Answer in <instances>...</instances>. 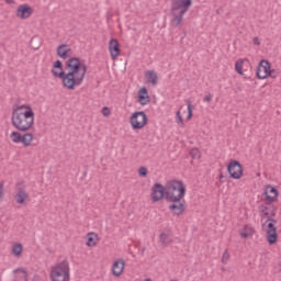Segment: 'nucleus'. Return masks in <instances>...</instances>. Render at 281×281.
<instances>
[{
    "label": "nucleus",
    "mask_w": 281,
    "mask_h": 281,
    "mask_svg": "<svg viewBox=\"0 0 281 281\" xmlns=\"http://www.w3.org/2000/svg\"><path fill=\"white\" fill-rule=\"evenodd\" d=\"M159 243H161L162 247H168L172 243V238L167 233H161L159 235Z\"/></svg>",
    "instance_id": "a211bd4d"
},
{
    "label": "nucleus",
    "mask_w": 281,
    "mask_h": 281,
    "mask_svg": "<svg viewBox=\"0 0 281 281\" xmlns=\"http://www.w3.org/2000/svg\"><path fill=\"white\" fill-rule=\"evenodd\" d=\"M273 217H276V212L274 211L269 213V217H266V218L269 220V218H273Z\"/></svg>",
    "instance_id": "ea45409f"
},
{
    "label": "nucleus",
    "mask_w": 281,
    "mask_h": 281,
    "mask_svg": "<svg viewBox=\"0 0 281 281\" xmlns=\"http://www.w3.org/2000/svg\"><path fill=\"white\" fill-rule=\"evenodd\" d=\"M102 115H104V117L111 115V110L109 108L104 106L102 109Z\"/></svg>",
    "instance_id": "c9c22d12"
},
{
    "label": "nucleus",
    "mask_w": 281,
    "mask_h": 281,
    "mask_svg": "<svg viewBox=\"0 0 281 281\" xmlns=\"http://www.w3.org/2000/svg\"><path fill=\"white\" fill-rule=\"evenodd\" d=\"M166 201L172 203L169 211L173 216H181L186 212V186L181 180H171L166 184Z\"/></svg>",
    "instance_id": "f03ea898"
},
{
    "label": "nucleus",
    "mask_w": 281,
    "mask_h": 281,
    "mask_svg": "<svg viewBox=\"0 0 281 281\" xmlns=\"http://www.w3.org/2000/svg\"><path fill=\"white\" fill-rule=\"evenodd\" d=\"M34 139V135L32 133H25L22 135V144L23 146H32V140Z\"/></svg>",
    "instance_id": "6ab92c4d"
},
{
    "label": "nucleus",
    "mask_w": 281,
    "mask_h": 281,
    "mask_svg": "<svg viewBox=\"0 0 281 281\" xmlns=\"http://www.w3.org/2000/svg\"><path fill=\"white\" fill-rule=\"evenodd\" d=\"M53 69H54V71H56V69H59L60 71H65V70L63 69V61L56 60V61L54 63V65H53Z\"/></svg>",
    "instance_id": "cd10ccee"
},
{
    "label": "nucleus",
    "mask_w": 281,
    "mask_h": 281,
    "mask_svg": "<svg viewBox=\"0 0 281 281\" xmlns=\"http://www.w3.org/2000/svg\"><path fill=\"white\" fill-rule=\"evenodd\" d=\"M12 254L16 258H19V256H21V254H23V245L22 244H14L13 247H12Z\"/></svg>",
    "instance_id": "5701e85b"
},
{
    "label": "nucleus",
    "mask_w": 281,
    "mask_h": 281,
    "mask_svg": "<svg viewBox=\"0 0 281 281\" xmlns=\"http://www.w3.org/2000/svg\"><path fill=\"white\" fill-rule=\"evenodd\" d=\"M4 186H5V181H1L0 182V201L3 199V196H5V191H4Z\"/></svg>",
    "instance_id": "473e14b6"
},
{
    "label": "nucleus",
    "mask_w": 281,
    "mask_h": 281,
    "mask_svg": "<svg viewBox=\"0 0 281 281\" xmlns=\"http://www.w3.org/2000/svg\"><path fill=\"white\" fill-rule=\"evenodd\" d=\"M166 186L164 187V184L156 182L151 188V201H154V203H157L161 201L164 196L166 199Z\"/></svg>",
    "instance_id": "9d476101"
},
{
    "label": "nucleus",
    "mask_w": 281,
    "mask_h": 281,
    "mask_svg": "<svg viewBox=\"0 0 281 281\" xmlns=\"http://www.w3.org/2000/svg\"><path fill=\"white\" fill-rule=\"evenodd\" d=\"M176 122L177 124H179L180 126H183V117L181 116V111H178L176 113Z\"/></svg>",
    "instance_id": "c85d7f7f"
},
{
    "label": "nucleus",
    "mask_w": 281,
    "mask_h": 281,
    "mask_svg": "<svg viewBox=\"0 0 281 281\" xmlns=\"http://www.w3.org/2000/svg\"><path fill=\"white\" fill-rule=\"evenodd\" d=\"M124 265H125L124 259H119L114 261L112 266V273L113 276H115V278H120V276H122L124 271Z\"/></svg>",
    "instance_id": "dca6fc26"
},
{
    "label": "nucleus",
    "mask_w": 281,
    "mask_h": 281,
    "mask_svg": "<svg viewBox=\"0 0 281 281\" xmlns=\"http://www.w3.org/2000/svg\"><path fill=\"white\" fill-rule=\"evenodd\" d=\"M146 251V248H142V256H144V252Z\"/></svg>",
    "instance_id": "79ce46f5"
},
{
    "label": "nucleus",
    "mask_w": 281,
    "mask_h": 281,
    "mask_svg": "<svg viewBox=\"0 0 281 281\" xmlns=\"http://www.w3.org/2000/svg\"><path fill=\"white\" fill-rule=\"evenodd\" d=\"M204 102H212V93H207V94L204 97Z\"/></svg>",
    "instance_id": "e433bc0d"
},
{
    "label": "nucleus",
    "mask_w": 281,
    "mask_h": 281,
    "mask_svg": "<svg viewBox=\"0 0 281 281\" xmlns=\"http://www.w3.org/2000/svg\"><path fill=\"white\" fill-rule=\"evenodd\" d=\"M7 3H14V0H4Z\"/></svg>",
    "instance_id": "a19ab883"
},
{
    "label": "nucleus",
    "mask_w": 281,
    "mask_h": 281,
    "mask_svg": "<svg viewBox=\"0 0 281 281\" xmlns=\"http://www.w3.org/2000/svg\"><path fill=\"white\" fill-rule=\"evenodd\" d=\"M241 238H249L251 236V233L243 232L240 233Z\"/></svg>",
    "instance_id": "4c0bfd02"
},
{
    "label": "nucleus",
    "mask_w": 281,
    "mask_h": 281,
    "mask_svg": "<svg viewBox=\"0 0 281 281\" xmlns=\"http://www.w3.org/2000/svg\"><path fill=\"white\" fill-rule=\"evenodd\" d=\"M18 271H21V273H23L24 281H27V271L25 270V268H18L13 271V273H18Z\"/></svg>",
    "instance_id": "2f4dec72"
},
{
    "label": "nucleus",
    "mask_w": 281,
    "mask_h": 281,
    "mask_svg": "<svg viewBox=\"0 0 281 281\" xmlns=\"http://www.w3.org/2000/svg\"><path fill=\"white\" fill-rule=\"evenodd\" d=\"M11 124L16 128V131L27 133V131L34 126V110L32 106L23 104L18 108H13Z\"/></svg>",
    "instance_id": "7ed1b4c3"
},
{
    "label": "nucleus",
    "mask_w": 281,
    "mask_h": 281,
    "mask_svg": "<svg viewBox=\"0 0 281 281\" xmlns=\"http://www.w3.org/2000/svg\"><path fill=\"white\" fill-rule=\"evenodd\" d=\"M139 177H148V169L146 167H140L138 169Z\"/></svg>",
    "instance_id": "7c9ffc66"
},
{
    "label": "nucleus",
    "mask_w": 281,
    "mask_h": 281,
    "mask_svg": "<svg viewBox=\"0 0 281 281\" xmlns=\"http://www.w3.org/2000/svg\"><path fill=\"white\" fill-rule=\"evenodd\" d=\"M227 260H229V252H227V250H225L223 256H222L223 265H227Z\"/></svg>",
    "instance_id": "72a5a7b5"
},
{
    "label": "nucleus",
    "mask_w": 281,
    "mask_h": 281,
    "mask_svg": "<svg viewBox=\"0 0 281 281\" xmlns=\"http://www.w3.org/2000/svg\"><path fill=\"white\" fill-rule=\"evenodd\" d=\"M145 78H146V82L148 85H151L153 87H157V72H155L154 70H148L145 72Z\"/></svg>",
    "instance_id": "f3484780"
},
{
    "label": "nucleus",
    "mask_w": 281,
    "mask_h": 281,
    "mask_svg": "<svg viewBox=\"0 0 281 281\" xmlns=\"http://www.w3.org/2000/svg\"><path fill=\"white\" fill-rule=\"evenodd\" d=\"M49 278L52 281H69V262L61 261L53 266Z\"/></svg>",
    "instance_id": "39448f33"
},
{
    "label": "nucleus",
    "mask_w": 281,
    "mask_h": 281,
    "mask_svg": "<svg viewBox=\"0 0 281 281\" xmlns=\"http://www.w3.org/2000/svg\"><path fill=\"white\" fill-rule=\"evenodd\" d=\"M261 78H273V79H276V78H278V70L270 68V70H268V74H265L263 76H261Z\"/></svg>",
    "instance_id": "b1692460"
},
{
    "label": "nucleus",
    "mask_w": 281,
    "mask_h": 281,
    "mask_svg": "<svg viewBox=\"0 0 281 281\" xmlns=\"http://www.w3.org/2000/svg\"><path fill=\"white\" fill-rule=\"evenodd\" d=\"M97 238H98V234L89 233L88 234L87 247H95V245H98V243L95 241Z\"/></svg>",
    "instance_id": "412c9836"
},
{
    "label": "nucleus",
    "mask_w": 281,
    "mask_h": 281,
    "mask_svg": "<svg viewBox=\"0 0 281 281\" xmlns=\"http://www.w3.org/2000/svg\"><path fill=\"white\" fill-rule=\"evenodd\" d=\"M227 172L231 179H240L243 177V165L238 160H231L227 165Z\"/></svg>",
    "instance_id": "1a4fd4ad"
},
{
    "label": "nucleus",
    "mask_w": 281,
    "mask_h": 281,
    "mask_svg": "<svg viewBox=\"0 0 281 281\" xmlns=\"http://www.w3.org/2000/svg\"><path fill=\"white\" fill-rule=\"evenodd\" d=\"M269 206L261 204L259 205V214L261 218H269Z\"/></svg>",
    "instance_id": "4be33fe9"
},
{
    "label": "nucleus",
    "mask_w": 281,
    "mask_h": 281,
    "mask_svg": "<svg viewBox=\"0 0 281 281\" xmlns=\"http://www.w3.org/2000/svg\"><path fill=\"white\" fill-rule=\"evenodd\" d=\"M271 69V64L267 59H261L258 67H257V72L256 76L259 80H265L266 77L265 74H269V70Z\"/></svg>",
    "instance_id": "ddd939ff"
},
{
    "label": "nucleus",
    "mask_w": 281,
    "mask_h": 281,
    "mask_svg": "<svg viewBox=\"0 0 281 281\" xmlns=\"http://www.w3.org/2000/svg\"><path fill=\"white\" fill-rule=\"evenodd\" d=\"M138 95L149 97L148 89L146 87L140 88L138 91Z\"/></svg>",
    "instance_id": "f704fd0d"
},
{
    "label": "nucleus",
    "mask_w": 281,
    "mask_h": 281,
    "mask_svg": "<svg viewBox=\"0 0 281 281\" xmlns=\"http://www.w3.org/2000/svg\"><path fill=\"white\" fill-rule=\"evenodd\" d=\"M10 138L13 142V144H22L23 142V135L19 132H12Z\"/></svg>",
    "instance_id": "aec40b11"
},
{
    "label": "nucleus",
    "mask_w": 281,
    "mask_h": 281,
    "mask_svg": "<svg viewBox=\"0 0 281 281\" xmlns=\"http://www.w3.org/2000/svg\"><path fill=\"white\" fill-rule=\"evenodd\" d=\"M138 102L142 104V106H146L148 102H150V97H144L142 94H138Z\"/></svg>",
    "instance_id": "a878e982"
},
{
    "label": "nucleus",
    "mask_w": 281,
    "mask_h": 281,
    "mask_svg": "<svg viewBox=\"0 0 281 281\" xmlns=\"http://www.w3.org/2000/svg\"><path fill=\"white\" fill-rule=\"evenodd\" d=\"M71 48H69V45L67 44H61L57 47V56L59 58H63V60H67V58H70L71 55Z\"/></svg>",
    "instance_id": "2eb2a0df"
},
{
    "label": "nucleus",
    "mask_w": 281,
    "mask_h": 281,
    "mask_svg": "<svg viewBox=\"0 0 281 281\" xmlns=\"http://www.w3.org/2000/svg\"><path fill=\"white\" fill-rule=\"evenodd\" d=\"M187 106H188L187 120H192V101L191 100H187Z\"/></svg>",
    "instance_id": "bb28decb"
},
{
    "label": "nucleus",
    "mask_w": 281,
    "mask_h": 281,
    "mask_svg": "<svg viewBox=\"0 0 281 281\" xmlns=\"http://www.w3.org/2000/svg\"><path fill=\"white\" fill-rule=\"evenodd\" d=\"M252 43L254 45H260V40H258V37H254Z\"/></svg>",
    "instance_id": "58836bf2"
},
{
    "label": "nucleus",
    "mask_w": 281,
    "mask_h": 281,
    "mask_svg": "<svg viewBox=\"0 0 281 281\" xmlns=\"http://www.w3.org/2000/svg\"><path fill=\"white\" fill-rule=\"evenodd\" d=\"M263 201H266L267 205H271V203H276L278 199V189L271 184H267L263 192Z\"/></svg>",
    "instance_id": "9b49d317"
},
{
    "label": "nucleus",
    "mask_w": 281,
    "mask_h": 281,
    "mask_svg": "<svg viewBox=\"0 0 281 281\" xmlns=\"http://www.w3.org/2000/svg\"><path fill=\"white\" fill-rule=\"evenodd\" d=\"M171 27H179L183 23V15L192 7V0H171Z\"/></svg>",
    "instance_id": "20e7f679"
},
{
    "label": "nucleus",
    "mask_w": 281,
    "mask_h": 281,
    "mask_svg": "<svg viewBox=\"0 0 281 281\" xmlns=\"http://www.w3.org/2000/svg\"><path fill=\"white\" fill-rule=\"evenodd\" d=\"M278 224V221L273 218H268L263 224L262 227H267V240L269 245H276L278 243V228H276V225Z\"/></svg>",
    "instance_id": "0eeeda50"
},
{
    "label": "nucleus",
    "mask_w": 281,
    "mask_h": 281,
    "mask_svg": "<svg viewBox=\"0 0 281 281\" xmlns=\"http://www.w3.org/2000/svg\"><path fill=\"white\" fill-rule=\"evenodd\" d=\"M34 14V9L30 4H20L15 11V16L25 21Z\"/></svg>",
    "instance_id": "f8f14e48"
},
{
    "label": "nucleus",
    "mask_w": 281,
    "mask_h": 281,
    "mask_svg": "<svg viewBox=\"0 0 281 281\" xmlns=\"http://www.w3.org/2000/svg\"><path fill=\"white\" fill-rule=\"evenodd\" d=\"M190 155L192 159H199L201 157V153H199V149H191Z\"/></svg>",
    "instance_id": "c756f323"
},
{
    "label": "nucleus",
    "mask_w": 281,
    "mask_h": 281,
    "mask_svg": "<svg viewBox=\"0 0 281 281\" xmlns=\"http://www.w3.org/2000/svg\"><path fill=\"white\" fill-rule=\"evenodd\" d=\"M109 50L112 56V60H115L117 56H120V42L115 38L110 40Z\"/></svg>",
    "instance_id": "4468645a"
},
{
    "label": "nucleus",
    "mask_w": 281,
    "mask_h": 281,
    "mask_svg": "<svg viewBox=\"0 0 281 281\" xmlns=\"http://www.w3.org/2000/svg\"><path fill=\"white\" fill-rule=\"evenodd\" d=\"M243 63H245V60L239 59L235 64V71H237V74H239V76H243Z\"/></svg>",
    "instance_id": "393cba45"
},
{
    "label": "nucleus",
    "mask_w": 281,
    "mask_h": 281,
    "mask_svg": "<svg viewBox=\"0 0 281 281\" xmlns=\"http://www.w3.org/2000/svg\"><path fill=\"white\" fill-rule=\"evenodd\" d=\"M30 199V194L27 191H25V182L19 181L15 184V194H14V201L18 203V205L25 204V201Z\"/></svg>",
    "instance_id": "6e6552de"
},
{
    "label": "nucleus",
    "mask_w": 281,
    "mask_h": 281,
    "mask_svg": "<svg viewBox=\"0 0 281 281\" xmlns=\"http://www.w3.org/2000/svg\"><path fill=\"white\" fill-rule=\"evenodd\" d=\"M130 124L134 131H139L148 124V116L144 111H136L130 119Z\"/></svg>",
    "instance_id": "423d86ee"
},
{
    "label": "nucleus",
    "mask_w": 281,
    "mask_h": 281,
    "mask_svg": "<svg viewBox=\"0 0 281 281\" xmlns=\"http://www.w3.org/2000/svg\"><path fill=\"white\" fill-rule=\"evenodd\" d=\"M65 70L56 71L52 69L54 78H59L63 82V87L68 89V91H74L76 87H80L85 81V76H87V65L80 60L78 57H70L65 63Z\"/></svg>",
    "instance_id": "f257e3e1"
}]
</instances>
